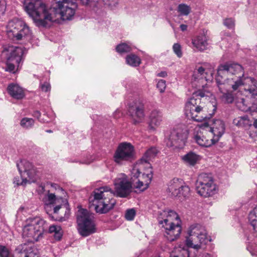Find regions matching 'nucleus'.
<instances>
[{"mask_svg":"<svg viewBox=\"0 0 257 257\" xmlns=\"http://www.w3.org/2000/svg\"><path fill=\"white\" fill-rule=\"evenodd\" d=\"M50 185H51V187L54 189L55 190H61V191H63L62 188H61V187H60L58 184H55V183H51L50 184Z\"/></svg>","mask_w":257,"mask_h":257,"instance_id":"obj_44","label":"nucleus"},{"mask_svg":"<svg viewBox=\"0 0 257 257\" xmlns=\"http://www.w3.org/2000/svg\"><path fill=\"white\" fill-rule=\"evenodd\" d=\"M173 50L174 53L179 57L182 56V48L179 43H175L173 46Z\"/></svg>","mask_w":257,"mask_h":257,"instance_id":"obj_38","label":"nucleus"},{"mask_svg":"<svg viewBox=\"0 0 257 257\" xmlns=\"http://www.w3.org/2000/svg\"><path fill=\"white\" fill-rule=\"evenodd\" d=\"M128 111L134 124L142 122L144 118V104L140 99H136L130 102Z\"/></svg>","mask_w":257,"mask_h":257,"instance_id":"obj_17","label":"nucleus"},{"mask_svg":"<svg viewBox=\"0 0 257 257\" xmlns=\"http://www.w3.org/2000/svg\"><path fill=\"white\" fill-rule=\"evenodd\" d=\"M223 24L228 29H233L234 27V20L232 18H227L224 20Z\"/></svg>","mask_w":257,"mask_h":257,"instance_id":"obj_40","label":"nucleus"},{"mask_svg":"<svg viewBox=\"0 0 257 257\" xmlns=\"http://www.w3.org/2000/svg\"><path fill=\"white\" fill-rule=\"evenodd\" d=\"M126 61L127 64L133 67L139 66L141 64V59L134 54H131L126 57Z\"/></svg>","mask_w":257,"mask_h":257,"instance_id":"obj_33","label":"nucleus"},{"mask_svg":"<svg viewBox=\"0 0 257 257\" xmlns=\"http://www.w3.org/2000/svg\"><path fill=\"white\" fill-rule=\"evenodd\" d=\"M207 72L202 66L197 67L193 72L192 78L193 85L203 88L206 85Z\"/></svg>","mask_w":257,"mask_h":257,"instance_id":"obj_21","label":"nucleus"},{"mask_svg":"<svg viewBox=\"0 0 257 257\" xmlns=\"http://www.w3.org/2000/svg\"><path fill=\"white\" fill-rule=\"evenodd\" d=\"M116 50L118 53L122 54L130 52L132 50V48L126 43H122L117 46Z\"/></svg>","mask_w":257,"mask_h":257,"instance_id":"obj_37","label":"nucleus"},{"mask_svg":"<svg viewBox=\"0 0 257 257\" xmlns=\"http://www.w3.org/2000/svg\"><path fill=\"white\" fill-rule=\"evenodd\" d=\"M2 54L7 59L6 71L15 73L16 67L19 68L22 60L24 54L23 49L13 46H6L3 51Z\"/></svg>","mask_w":257,"mask_h":257,"instance_id":"obj_12","label":"nucleus"},{"mask_svg":"<svg viewBox=\"0 0 257 257\" xmlns=\"http://www.w3.org/2000/svg\"><path fill=\"white\" fill-rule=\"evenodd\" d=\"M46 132L48 133H52V131H51V130H47V131H46Z\"/></svg>","mask_w":257,"mask_h":257,"instance_id":"obj_50","label":"nucleus"},{"mask_svg":"<svg viewBox=\"0 0 257 257\" xmlns=\"http://www.w3.org/2000/svg\"><path fill=\"white\" fill-rule=\"evenodd\" d=\"M216 81L219 89V98L225 103H232L234 100V91L242 86L239 81H231L230 83L223 81L219 77H216Z\"/></svg>","mask_w":257,"mask_h":257,"instance_id":"obj_13","label":"nucleus"},{"mask_svg":"<svg viewBox=\"0 0 257 257\" xmlns=\"http://www.w3.org/2000/svg\"><path fill=\"white\" fill-rule=\"evenodd\" d=\"M189 236L186 239V244L189 247L198 249L202 244L208 241L207 233L205 228L200 224H193L188 230Z\"/></svg>","mask_w":257,"mask_h":257,"instance_id":"obj_10","label":"nucleus"},{"mask_svg":"<svg viewBox=\"0 0 257 257\" xmlns=\"http://www.w3.org/2000/svg\"><path fill=\"white\" fill-rule=\"evenodd\" d=\"M64 199L62 197H56L55 194L48 191L44 198L45 210L50 215L52 212L59 215L55 220L63 221L68 218L70 214V209L64 204Z\"/></svg>","mask_w":257,"mask_h":257,"instance_id":"obj_5","label":"nucleus"},{"mask_svg":"<svg viewBox=\"0 0 257 257\" xmlns=\"http://www.w3.org/2000/svg\"><path fill=\"white\" fill-rule=\"evenodd\" d=\"M182 160L190 166H194L200 160V156L196 154L190 152L182 157Z\"/></svg>","mask_w":257,"mask_h":257,"instance_id":"obj_30","label":"nucleus"},{"mask_svg":"<svg viewBox=\"0 0 257 257\" xmlns=\"http://www.w3.org/2000/svg\"><path fill=\"white\" fill-rule=\"evenodd\" d=\"M180 27L181 30L182 31H185L187 29V26L186 25H185V24H181L180 25Z\"/></svg>","mask_w":257,"mask_h":257,"instance_id":"obj_46","label":"nucleus"},{"mask_svg":"<svg viewBox=\"0 0 257 257\" xmlns=\"http://www.w3.org/2000/svg\"><path fill=\"white\" fill-rule=\"evenodd\" d=\"M40 87L41 90L45 92L50 91L51 89V85L50 83L47 82H45L43 84H41Z\"/></svg>","mask_w":257,"mask_h":257,"instance_id":"obj_42","label":"nucleus"},{"mask_svg":"<svg viewBox=\"0 0 257 257\" xmlns=\"http://www.w3.org/2000/svg\"><path fill=\"white\" fill-rule=\"evenodd\" d=\"M196 190L199 195L207 198L215 195L217 192L218 187L211 174L201 173L198 176Z\"/></svg>","mask_w":257,"mask_h":257,"instance_id":"obj_9","label":"nucleus"},{"mask_svg":"<svg viewBox=\"0 0 257 257\" xmlns=\"http://www.w3.org/2000/svg\"><path fill=\"white\" fill-rule=\"evenodd\" d=\"M134 146L129 143H121L118 146L113 155L114 161L117 164L122 165L132 162L135 158Z\"/></svg>","mask_w":257,"mask_h":257,"instance_id":"obj_15","label":"nucleus"},{"mask_svg":"<svg viewBox=\"0 0 257 257\" xmlns=\"http://www.w3.org/2000/svg\"><path fill=\"white\" fill-rule=\"evenodd\" d=\"M12 256L10 248L0 244V257H12Z\"/></svg>","mask_w":257,"mask_h":257,"instance_id":"obj_36","label":"nucleus"},{"mask_svg":"<svg viewBox=\"0 0 257 257\" xmlns=\"http://www.w3.org/2000/svg\"><path fill=\"white\" fill-rule=\"evenodd\" d=\"M45 221L40 217L29 218L23 228L22 236L28 242L37 241L42 236Z\"/></svg>","mask_w":257,"mask_h":257,"instance_id":"obj_6","label":"nucleus"},{"mask_svg":"<svg viewBox=\"0 0 257 257\" xmlns=\"http://www.w3.org/2000/svg\"><path fill=\"white\" fill-rule=\"evenodd\" d=\"M6 9V2L5 0H0V12H4Z\"/></svg>","mask_w":257,"mask_h":257,"instance_id":"obj_43","label":"nucleus"},{"mask_svg":"<svg viewBox=\"0 0 257 257\" xmlns=\"http://www.w3.org/2000/svg\"><path fill=\"white\" fill-rule=\"evenodd\" d=\"M248 220L255 231H257V206L248 214Z\"/></svg>","mask_w":257,"mask_h":257,"instance_id":"obj_31","label":"nucleus"},{"mask_svg":"<svg viewBox=\"0 0 257 257\" xmlns=\"http://www.w3.org/2000/svg\"><path fill=\"white\" fill-rule=\"evenodd\" d=\"M177 12L180 16H187L191 13V8L186 4H181L177 7Z\"/></svg>","mask_w":257,"mask_h":257,"instance_id":"obj_34","label":"nucleus"},{"mask_svg":"<svg viewBox=\"0 0 257 257\" xmlns=\"http://www.w3.org/2000/svg\"><path fill=\"white\" fill-rule=\"evenodd\" d=\"M93 214L87 210L80 209L77 214V229L82 236H87L96 232Z\"/></svg>","mask_w":257,"mask_h":257,"instance_id":"obj_11","label":"nucleus"},{"mask_svg":"<svg viewBox=\"0 0 257 257\" xmlns=\"http://www.w3.org/2000/svg\"><path fill=\"white\" fill-rule=\"evenodd\" d=\"M158 221L166 230L165 236L170 241L177 239L181 232L180 220L177 213L173 210H163L159 213Z\"/></svg>","mask_w":257,"mask_h":257,"instance_id":"obj_3","label":"nucleus"},{"mask_svg":"<svg viewBox=\"0 0 257 257\" xmlns=\"http://www.w3.org/2000/svg\"><path fill=\"white\" fill-rule=\"evenodd\" d=\"M141 165L138 164L133 167L131 171V180L134 186L141 191L146 190L151 182L153 178V171L151 168L146 173L141 174Z\"/></svg>","mask_w":257,"mask_h":257,"instance_id":"obj_14","label":"nucleus"},{"mask_svg":"<svg viewBox=\"0 0 257 257\" xmlns=\"http://www.w3.org/2000/svg\"><path fill=\"white\" fill-rule=\"evenodd\" d=\"M21 126L26 129L31 128L34 124V120L31 118L24 117L20 122Z\"/></svg>","mask_w":257,"mask_h":257,"instance_id":"obj_35","label":"nucleus"},{"mask_svg":"<svg viewBox=\"0 0 257 257\" xmlns=\"http://www.w3.org/2000/svg\"><path fill=\"white\" fill-rule=\"evenodd\" d=\"M157 76L161 77H165L167 76V73L166 71H162L159 73Z\"/></svg>","mask_w":257,"mask_h":257,"instance_id":"obj_45","label":"nucleus"},{"mask_svg":"<svg viewBox=\"0 0 257 257\" xmlns=\"http://www.w3.org/2000/svg\"><path fill=\"white\" fill-rule=\"evenodd\" d=\"M158 153V151L155 147H151L148 149L144 155L142 157V158L140 160V162L138 164L140 165H142L143 163L147 164L149 166H150V164L149 163V161L154 159L157 154Z\"/></svg>","mask_w":257,"mask_h":257,"instance_id":"obj_26","label":"nucleus"},{"mask_svg":"<svg viewBox=\"0 0 257 257\" xmlns=\"http://www.w3.org/2000/svg\"><path fill=\"white\" fill-rule=\"evenodd\" d=\"M253 125L255 128H257V119H254L253 122Z\"/></svg>","mask_w":257,"mask_h":257,"instance_id":"obj_49","label":"nucleus"},{"mask_svg":"<svg viewBox=\"0 0 257 257\" xmlns=\"http://www.w3.org/2000/svg\"><path fill=\"white\" fill-rule=\"evenodd\" d=\"M173 257H178V256H173Z\"/></svg>","mask_w":257,"mask_h":257,"instance_id":"obj_52","label":"nucleus"},{"mask_svg":"<svg viewBox=\"0 0 257 257\" xmlns=\"http://www.w3.org/2000/svg\"><path fill=\"white\" fill-rule=\"evenodd\" d=\"M251 98L252 99V105L251 106H247L245 104V100L243 98L241 99V101L238 103L242 104L244 107L242 108V110L244 111L249 110L251 113L257 112V95H252L251 93H249ZM239 106H241L239 105Z\"/></svg>","mask_w":257,"mask_h":257,"instance_id":"obj_28","label":"nucleus"},{"mask_svg":"<svg viewBox=\"0 0 257 257\" xmlns=\"http://www.w3.org/2000/svg\"><path fill=\"white\" fill-rule=\"evenodd\" d=\"M92 162V160H86L84 161H81L80 162V164H89Z\"/></svg>","mask_w":257,"mask_h":257,"instance_id":"obj_48","label":"nucleus"},{"mask_svg":"<svg viewBox=\"0 0 257 257\" xmlns=\"http://www.w3.org/2000/svg\"><path fill=\"white\" fill-rule=\"evenodd\" d=\"M34 115L35 117H37L38 119H39V117L41 115V113L39 111H36L34 113Z\"/></svg>","mask_w":257,"mask_h":257,"instance_id":"obj_47","label":"nucleus"},{"mask_svg":"<svg viewBox=\"0 0 257 257\" xmlns=\"http://www.w3.org/2000/svg\"><path fill=\"white\" fill-rule=\"evenodd\" d=\"M7 91L10 95L16 99H22L25 96L23 89L17 84H10L7 87Z\"/></svg>","mask_w":257,"mask_h":257,"instance_id":"obj_25","label":"nucleus"},{"mask_svg":"<svg viewBox=\"0 0 257 257\" xmlns=\"http://www.w3.org/2000/svg\"><path fill=\"white\" fill-rule=\"evenodd\" d=\"M113 183L114 191L108 186H104L94 190L93 204L95 206L96 212L100 214L106 213L112 209L116 203L113 198V196L124 198L127 197L131 192L133 184L132 182L129 181L124 174H118L114 179Z\"/></svg>","mask_w":257,"mask_h":257,"instance_id":"obj_1","label":"nucleus"},{"mask_svg":"<svg viewBox=\"0 0 257 257\" xmlns=\"http://www.w3.org/2000/svg\"><path fill=\"white\" fill-rule=\"evenodd\" d=\"M202 128L212 135L213 141L216 143L224 134L225 125L222 120L216 119L213 121L211 126H209L208 122H204L202 124Z\"/></svg>","mask_w":257,"mask_h":257,"instance_id":"obj_19","label":"nucleus"},{"mask_svg":"<svg viewBox=\"0 0 257 257\" xmlns=\"http://www.w3.org/2000/svg\"><path fill=\"white\" fill-rule=\"evenodd\" d=\"M200 132L195 136L194 139L196 142L200 146L204 147H209L212 145L215 144L214 142L213 139H207L204 136V134L209 133L208 132H206L205 129L202 128V124L200 125Z\"/></svg>","mask_w":257,"mask_h":257,"instance_id":"obj_24","label":"nucleus"},{"mask_svg":"<svg viewBox=\"0 0 257 257\" xmlns=\"http://www.w3.org/2000/svg\"><path fill=\"white\" fill-rule=\"evenodd\" d=\"M157 87L161 93L164 92L166 87V81L163 79L159 80L157 84Z\"/></svg>","mask_w":257,"mask_h":257,"instance_id":"obj_41","label":"nucleus"},{"mask_svg":"<svg viewBox=\"0 0 257 257\" xmlns=\"http://www.w3.org/2000/svg\"><path fill=\"white\" fill-rule=\"evenodd\" d=\"M233 123L238 127L247 128L251 125V121L247 115H244L234 118Z\"/></svg>","mask_w":257,"mask_h":257,"instance_id":"obj_29","label":"nucleus"},{"mask_svg":"<svg viewBox=\"0 0 257 257\" xmlns=\"http://www.w3.org/2000/svg\"><path fill=\"white\" fill-rule=\"evenodd\" d=\"M187 134L181 129H175L171 131L166 144L168 147L176 149L182 148L186 142Z\"/></svg>","mask_w":257,"mask_h":257,"instance_id":"obj_18","label":"nucleus"},{"mask_svg":"<svg viewBox=\"0 0 257 257\" xmlns=\"http://www.w3.org/2000/svg\"><path fill=\"white\" fill-rule=\"evenodd\" d=\"M163 118L162 113L159 110L154 109L150 113L149 121V130L151 132H155L159 127Z\"/></svg>","mask_w":257,"mask_h":257,"instance_id":"obj_22","label":"nucleus"},{"mask_svg":"<svg viewBox=\"0 0 257 257\" xmlns=\"http://www.w3.org/2000/svg\"><path fill=\"white\" fill-rule=\"evenodd\" d=\"M58 4V6L62 7L63 4H67L68 6L65 9V11H62L63 16L65 18H70L71 16H74L75 14V10L77 9L78 4L82 5H94L98 3L99 0H55Z\"/></svg>","mask_w":257,"mask_h":257,"instance_id":"obj_16","label":"nucleus"},{"mask_svg":"<svg viewBox=\"0 0 257 257\" xmlns=\"http://www.w3.org/2000/svg\"><path fill=\"white\" fill-rule=\"evenodd\" d=\"M191 43L194 50L202 52L207 48L208 39L205 35L200 34L194 37L192 39Z\"/></svg>","mask_w":257,"mask_h":257,"instance_id":"obj_23","label":"nucleus"},{"mask_svg":"<svg viewBox=\"0 0 257 257\" xmlns=\"http://www.w3.org/2000/svg\"><path fill=\"white\" fill-rule=\"evenodd\" d=\"M7 33L9 38L13 40H29L32 38L30 28L24 22L17 19L8 22Z\"/></svg>","mask_w":257,"mask_h":257,"instance_id":"obj_8","label":"nucleus"},{"mask_svg":"<svg viewBox=\"0 0 257 257\" xmlns=\"http://www.w3.org/2000/svg\"><path fill=\"white\" fill-rule=\"evenodd\" d=\"M67 4H63L59 8L55 0H53V7H48L42 0H25L24 7L28 14L33 19L38 27H47L50 23L56 21L57 15L63 20H70L73 17L65 18L62 11L66 10Z\"/></svg>","mask_w":257,"mask_h":257,"instance_id":"obj_2","label":"nucleus"},{"mask_svg":"<svg viewBox=\"0 0 257 257\" xmlns=\"http://www.w3.org/2000/svg\"><path fill=\"white\" fill-rule=\"evenodd\" d=\"M17 167L21 175L14 178L13 183L17 186H25L27 183L35 182L38 178V171L33 164L26 160H22L17 163Z\"/></svg>","mask_w":257,"mask_h":257,"instance_id":"obj_7","label":"nucleus"},{"mask_svg":"<svg viewBox=\"0 0 257 257\" xmlns=\"http://www.w3.org/2000/svg\"><path fill=\"white\" fill-rule=\"evenodd\" d=\"M204 96L205 92L201 90L193 92L185 107V113L188 118L199 122L207 118L206 115L204 113L205 104L201 98Z\"/></svg>","mask_w":257,"mask_h":257,"instance_id":"obj_4","label":"nucleus"},{"mask_svg":"<svg viewBox=\"0 0 257 257\" xmlns=\"http://www.w3.org/2000/svg\"><path fill=\"white\" fill-rule=\"evenodd\" d=\"M32 249V247L27 244L23 243L16 248V251L20 254V257H34Z\"/></svg>","mask_w":257,"mask_h":257,"instance_id":"obj_27","label":"nucleus"},{"mask_svg":"<svg viewBox=\"0 0 257 257\" xmlns=\"http://www.w3.org/2000/svg\"><path fill=\"white\" fill-rule=\"evenodd\" d=\"M136 215V211L134 209H128L125 214V217L127 220H133Z\"/></svg>","mask_w":257,"mask_h":257,"instance_id":"obj_39","label":"nucleus"},{"mask_svg":"<svg viewBox=\"0 0 257 257\" xmlns=\"http://www.w3.org/2000/svg\"><path fill=\"white\" fill-rule=\"evenodd\" d=\"M168 190L173 196L175 197L183 196L186 197L190 193L189 187L187 185H183L178 179H174L170 182Z\"/></svg>","mask_w":257,"mask_h":257,"instance_id":"obj_20","label":"nucleus"},{"mask_svg":"<svg viewBox=\"0 0 257 257\" xmlns=\"http://www.w3.org/2000/svg\"><path fill=\"white\" fill-rule=\"evenodd\" d=\"M41 187H42V190H44V187L43 186H42Z\"/></svg>","mask_w":257,"mask_h":257,"instance_id":"obj_51","label":"nucleus"},{"mask_svg":"<svg viewBox=\"0 0 257 257\" xmlns=\"http://www.w3.org/2000/svg\"><path fill=\"white\" fill-rule=\"evenodd\" d=\"M49 231L51 233H54V237L56 240H59L61 239L63 234V231L61 226L51 225L49 227Z\"/></svg>","mask_w":257,"mask_h":257,"instance_id":"obj_32","label":"nucleus"}]
</instances>
